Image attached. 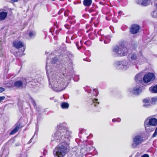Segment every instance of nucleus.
I'll list each match as a JSON object with an SVG mask.
<instances>
[{
    "label": "nucleus",
    "mask_w": 157,
    "mask_h": 157,
    "mask_svg": "<svg viewBox=\"0 0 157 157\" xmlns=\"http://www.w3.org/2000/svg\"><path fill=\"white\" fill-rule=\"evenodd\" d=\"M66 125L64 123L58 125L56 131L52 135V141L61 142L53 150V154L55 157H64L70 150L71 132L66 128Z\"/></svg>",
    "instance_id": "f257e3e1"
},
{
    "label": "nucleus",
    "mask_w": 157,
    "mask_h": 157,
    "mask_svg": "<svg viewBox=\"0 0 157 157\" xmlns=\"http://www.w3.org/2000/svg\"><path fill=\"white\" fill-rule=\"evenodd\" d=\"M52 54L50 55L47 58L46 64V73L49 80V86L53 90L56 92L63 91L67 86V81L70 80L71 78V73L66 72L61 75V77L56 75L54 69L52 66L48 63L49 62L50 58H51Z\"/></svg>",
    "instance_id": "f03ea898"
},
{
    "label": "nucleus",
    "mask_w": 157,
    "mask_h": 157,
    "mask_svg": "<svg viewBox=\"0 0 157 157\" xmlns=\"http://www.w3.org/2000/svg\"><path fill=\"white\" fill-rule=\"evenodd\" d=\"M86 151L84 148H81L80 146H75L71 150L68 155V157H82L86 154Z\"/></svg>",
    "instance_id": "7ed1b4c3"
},
{
    "label": "nucleus",
    "mask_w": 157,
    "mask_h": 157,
    "mask_svg": "<svg viewBox=\"0 0 157 157\" xmlns=\"http://www.w3.org/2000/svg\"><path fill=\"white\" fill-rule=\"evenodd\" d=\"M137 63L134 62V63L130 60H123L121 61H116L113 63L114 66L119 69L126 70L128 69L133 65Z\"/></svg>",
    "instance_id": "20e7f679"
},
{
    "label": "nucleus",
    "mask_w": 157,
    "mask_h": 157,
    "mask_svg": "<svg viewBox=\"0 0 157 157\" xmlns=\"http://www.w3.org/2000/svg\"><path fill=\"white\" fill-rule=\"evenodd\" d=\"M128 50L124 45H119L113 47V52L116 54L117 56H124L127 54Z\"/></svg>",
    "instance_id": "39448f33"
},
{
    "label": "nucleus",
    "mask_w": 157,
    "mask_h": 157,
    "mask_svg": "<svg viewBox=\"0 0 157 157\" xmlns=\"http://www.w3.org/2000/svg\"><path fill=\"white\" fill-rule=\"evenodd\" d=\"M132 143L131 147L133 148H135L140 145L144 141L142 136L139 134H136L132 137Z\"/></svg>",
    "instance_id": "423d86ee"
},
{
    "label": "nucleus",
    "mask_w": 157,
    "mask_h": 157,
    "mask_svg": "<svg viewBox=\"0 0 157 157\" xmlns=\"http://www.w3.org/2000/svg\"><path fill=\"white\" fill-rule=\"evenodd\" d=\"M155 76L153 73H149L144 76L143 79L145 83H147L155 80Z\"/></svg>",
    "instance_id": "0eeeda50"
},
{
    "label": "nucleus",
    "mask_w": 157,
    "mask_h": 157,
    "mask_svg": "<svg viewBox=\"0 0 157 157\" xmlns=\"http://www.w3.org/2000/svg\"><path fill=\"white\" fill-rule=\"evenodd\" d=\"M13 46L17 49H19L23 47L22 49L23 52H24L25 50V47L24 43L19 40H15L14 41L13 43Z\"/></svg>",
    "instance_id": "6e6552de"
},
{
    "label": "nucleus",
    "mask_w": 157,
    "mask_h": 157,
    "mask_svg": "<svg viewBox=\"0 0 157 157\" xmlns=\"http://www.w3.org/2000/svg\"><path fill=\"white\" fill-rule=\"evenodd\" d=\"M144 123L146 125L155 126L157 124V119L154 117H149L145 120Z\"/></svg>",
    "instance_id": "1a4fd4ad"
},
{
    "label": "nucleus",
    "mask_w": 157,
    "mask_h": 157,
    "mask_svg": "<svg viewBox=\"0 0 157 157\" xmlns=\"http://www.w3.org/2000/svg\"><path fill=\"white\" fill-rule=\"evenodd\" d=\"M98 90L96 89H94L93 90V95L92 97L93 103L92 105L96 107L97 106L98 103V99L97 98Z\"/></svg>",
    "instance_id": "9d476101"
},
{
    "label": "nucleus",
    "mask_w": 157,
    "mask_h": 157,
    "mask_svg": "<svg viewBox=\"0 0 157 157\" xmlns=\"http://www.w3.org/2000/svg\"><path fill=\"white\" fill-rule=\"evenodd\" d=\"M140 28V26L138 25H132L130 28V32L132 34H136L139 32Z\"/></svg>",
    "instance_id": "9b49d317"
},
{
    "label": "nucleus",
    "mask_w": 157,
    "mask_h": 157,
    "mask_svg": "<svg viewBox=\"0 0 157 157\" xmlns=\"http://www.w3.org/2000/svg\"><path fill=\"white\" fill-rule=\"evenodd\" d=\"M27 80L24 79L22 81H18L15 82L14 84V86L16 87H19L23 85L25 86L27 84Z\"/></svg>",
    "instance_id": "f8f14e48"
},
{
    "label": "nucleus",
    "mask_w": 157,
    "mask_h": 157,
    "mask_svg": "<svg viewBox=\"0 0 157 157\" xmlns=\"http://www.w3.org/2000/svg\"><path fill=\"white\" fill-rule=\"evenodd\" d=\"M142 91L141 87L139 85L136 86L134 87L133 90L130 91L131 92L136 95H138Z\"/></svg>",
    "instance_id": "ddd939ff"
},
{
    "label": "nucleus",
    "mask_w": 157,
    "mask_h": 157,
    "mask_svg": "<svg viewBox=\"0 0 157 157\" xmlns=\"http://www.w3.org/2000/svg\"><path fill=\"white\" fill-rule=\"evenodd\" d=\"M151 2V0H138L136 1L137 3L145 6Z\"/></svg>",
    "instance_id": "4468645a"
},
{
    "label": "nucleus",
    "mask_w": 157,
    "mask_h": 157,
    "mask_svg": "<svg viewBox=\"0 0 157 157\" xmlns=\"http://www.w3.org/2000/svg\"><path fill=\"white\" fill-rule=\"evenodd\" d=\"M143 75L142 74L139 73L137 74L135 76V80L136 82L139 83L142 82V78Z\"/></svg>",
    "instance_id": "2eb2a0df"
},
{
    "label": "nucleus",
    "mask_w": 157,
    "mask_h": 157,
    "mask_svg": "<svg viewBox=\"0 0 157 157\" xmlns=\"http://www.w3.org/2000/svg\"><path fill=\"white\" fill-rule=\"evenodd\" d=\"M7 13L5 12H0V21L4 20L6 18Z\"/></svg>",
    "instance_id": "dca6fc26"
},
{
    "label": "nucleus",
    "mask_w": 157,
    "mask_h": 157,
    "mask_svg": "<svg viewBox=\"0 0 157 157\" xmlns=\"http://www.w3.org/2000/svg\"><path fill=\"white\" fill-rule=\"evenodd\" d=\"M26 80H27V83H28L29 85L30 86H36V85H38V82L37 81L36 79H34L33 80H32V81L29 82H28L27 79Z\"/></svg>",
    "instance_id": "f3484780"
},
{
    "label": "nucleus",
    "mask_w": 157,
    "mask_h": 157,
    "mask_svg": "<svg viewBox=\"0 0 157 157\" xmlns=\"http://www.w3.org/2000/svg\"><path fill=\"white\" fill-rule=\"evenodd\" d=\"M92 2V0H84L83 4L85 6H89L91 5Z\"/></svg>",
    "instance_id": "a211bd4d"
},
{
    "label": "nucleus",
    "mask_w": 157,
    "mask_h": 157,
    "mask_svg": "<svg viewBox=\"0 0 157 157\" xmlns=\"http://www.w3.org/2000/svg\"><path fill=\"white\" fill-rule=\"evenodd\" d=\"M128 57L130 59L133 61L137 59V56L136 54L134 53H131L128 55Z\"/></svg>",
    "instance_id": "6ab92c4d"
},
{
    "label": "nucleus",
    "mask_w": 157,
    "mask_h": 157,
    "mask_svg": "<svg viewBox=\"0 0 157 157\" xmlns=\"http://www.w3.org/2000/svg\"><path fill=\"white\" fill-rule=\"evenodd\" d=\"M59 58L57 56H54L52 58V59L51 61V64H55L57 62L59 61Z\"/></svg>",
    "instance_id": "aec40b11"
},
{
    "label": "nucleus",
    "mask_w": 157,
    "mask_h": 157,
    "mask_svg": "<svg viewBox=\"0 0 157 157\" xmlns=\"http://www.w3.org/2000/svg\"><path fill=\"white\" fill-rule=\"evenodd\" d=\"M149 90L153 93H157V85L153 87H151L149 88Z\"/></svg>",
    "instance_id": "412c9836"
},
{
    "label": "nucleus",
    "mask_w": 157,
    "mask_h": 157,
    "mask_svg": "<svg viewBox=\"0 0 157 157\" xmlns=\"http://www.w3.org/2000/svg\"><path fill=\"white\" fill-rule=\"evenodd\" d=\"M144 126H145L146 130L147 132H150L153 131V129L151 128L150 125H146L144 123Z\"/></svg>",
    "instance_id": "4be33fe9"
},
{
    "label": "nucleus",
    "mask_w": 157,
    "mask_h": 157,
    "mask_svg": "<svg viewBox=\"0 0 157 157\" xmlns=\"http://www.w3.org/2000/svg\"><path fill=\"white\" fill-rule=\"evenodd\" d=\"M150 100L148 99H144L143 102L145 103L143 106L145 107H147L150 105Z\"/></svg>",
    "instance_id": "5701e85b"
},
{
    "label": "nucleus",
    "mask_w": 157,
    "mask_h": 157,
    "mask_svg": "<svg viewBox=\"0 0 157 157\" xmlns=\"http://www.w3.org/2000/svg\"><path fill=\"white\" fill-rule=\"evenodd\" d=\"M69 106V104L65 102H63L61 104V107L63 109H67Z\"/></svg>",
    "instance_id": "b1692460"
},
{
    "label": "nucleus",
    "mask_w": 157,
    "mask_h": 157,
    "mask_svg": "<svg viewBox=\"0 0 157 157\" xmlns=\"http://www.w3.org/2000/svg\"><path fill=\"white\" fill-rule=\"evenodd\" d=\"M83 42L82 40H80L79 42L78 41L76 43V45L78 49H80L82 45Z\"/></svg>",
    "instance_id": "393cba45"
},
{
    "label": "nucleus",
    "mask_w": 157,
    "mask_h": 157,
    "mask_svg": "<svg viewBox=\"0 0 157 157\" xmlns=\"http://www.w3.org/2000/svg\"><path fill=\"white\" fill-rule=\"evenodd\" d=\"M66 55L69 58L72 59L74 57V55L70 52H66Z\"/></svg>",
    "instance_id": "a878e982"
},
{
    "label": "nucleus",
    "mask_w": 157,
    "mask_h": 157,
    "mask_svg": "<svg viewBox=\"0 0 157 157\" xmlns=\"http://www.w3.org/2000/svg\"><path fill=\"white\" fill-rule=\"evenodd\" d=\"M36 35V33L34 31H31L29 33V36L32 38H34Z\"/></svg>",
    "instance_id": "bb28decb"
},
{
    "label": "nucleus",
    "mask_w": 157,
    "mask_h": 157,
    "mask_svg": "<svg viewBox=\"0 0 157 157\" xmlns=\"http://www.w3.org/2000/svg\"><path fill=\"white\" fill-rule=\"evenodd\" d=\"M21 127V125L20 124H17L15 125V127L14 129L17 132Z\"/></svg>",
    "instance_id": "cd10ccee"
},
{
    "label": "nucleus",
    "mask_w": 157,
    "mask_h": 157,
    "mask_svg": "<svg viewBox=\"0 0 157 157\" xmlns=\"http://www.w3.org/2000/svg\"><path fill=\"white\" fill-rule=\"evenodd\" d=\"M21 127V125L20 124H17L15 125V127L14 129L17 132Z\"/></svg>",
    "instance_id": "c85d7f7f"
},
{
    "label": "nucleus",
    "mask_w": 157,
    "mask_h": 157,
    "mask_svg": "<svg viewBox=\"0 0 157 157\" xmlns=\"http://www.w3.org/2000/svg\"><path fill=\"white\" fill-rule=\"evenodd\" d=\"M151 14L153 18H157V10H155L152 12Z\"/></svg>",
    "instance_id": "c756f323"
},
{
    "label": "nucleus",
    "mask_w": 157,
    "mask_h": 157,
    "mask_svg": "<svg viewBox=\"0 0 157 157\" xmlns=\"http://www.w3.org/2000/svg\"><path fill=\"white\" fill-rule=\"evenodd\" d=\"M30 100L31 101V102H32V103L33 104V105L34 106V107H36V103L35 102V101L33 99V98H30Z\"/></svg>",
    "instance_id": "7c9ffc66"
},
{
    "label": "nucleus",
    "mask_w": 157,
    "mask_h": 157,
    "mask_svg": "<svg viewBox=\"0 0 157 157\" xmlns=\"http://www.w3.org/2000/svg\"><path fill=\"white\" fill-rule=\"evenodd\" d=\"M121 119L119 118H117L115 119H112V121L113 122H115L116 121L120 122L121 121Z\"/></svg>",
    "instance_id": "2f4dec72"
},
{
    "label": "nucleus",
    "mask_w": 157,
    "mask_h": 157,
    "mask_svg": "<svg viewBox=\"0 0 157 157\" xmlns=\"http://www.w3.org/2000/svg\"><path fill=\"white\" fill-rule=\"evenodd\" d=\"M17 132L15 131V130H14V129H13L10 132V135H13V134H14L15 133H16Z\"/></svg>",
    "instance_id": "473e14b6"
},
{
    "label": "nucleus",
    "mask_w": 157,
    "mask_h": 157,
    "mask_svg": "<svg viewBox=\"0 0 157 157\" xmlns=\"http://www.w3.org/2000/svg\"><path fill=\"white\" fill-rule=\"evenodd\" d=\"M152 102H155L157 101V97L153 98H151Z\"/></svg>",
    "instance_id": "72a5a7b5"
},
{
    "label": "nucleus",
    "mask_w": 157,
    "mask_h": 157,
    "mask_svg": "<svg viewBox=\"0 0 157 157\" xmlns=\"http://www.w3.org/2000/svg\"><path fill=\"white\" fill-rule=\"evenodd\" d=\"M64 11V9H61L58 12V14L59 15L60 14Z\"/></svg>",
    "instance_id": "f704fd0d"
},
{
    "label": "nucleus",
    "mask_w": 157,
    "mask_h": 157,
    "mask_svg": "<svg viewBox=\"0 0 157 157\" xmlns=\"http://www.w3.org/2000/svg\"><path fill=\"white\" fill-rule=\"evenodd\" d=\"M157 135V130H155V132L152 135L153 137H155Z\"/></svg>",
    "instance_id": "c9c22d12"
},
{
    "label": "nucleus",
    "mask_w": 157,
    "mask_h": 157,
    "mask_svg": "<svg viewBox=\"0 0 157 157\" xmlns=\"http://www.w3.org/2000/svg\"><path fill=\"white\" fill-rule=\"evenodd\" d=\"M69 12L68 11H64V14L65 16H67L68 15Z\"/></svg>",
    "instance_id": "e433bc0d"
},
{
    "label": "nucleus",
    "mask_w": 157,
    "mask_h": 157,
    "mask_svg": "<svg viewBox=\"0 0 157 157\" xmlns=\"http://www.w3.org/2000/svg\"><path fill=\"white\" fill-rule=\"evenodd\" d=\"M5 97L4 96H0V102H1L4 99Z\"/></svg>",
    "instance_id": "4c0bfd02"
},
{
    "label": "nucleus",
    "mask_w": 157,
    "mask_h": 157,
    "mask_svg": "<svg viewBox=\"0 0 157 157\" xmlns=\"http://www.w3.org/2000/svg\"><path fill=\"white\" fill-rule=\"evenodd\" d=\"M72 61L71 60H70V61H69V67H71V66H72Z\"/></svg>",
    "instance_id": "58836bf2"
},
{
    "label": "nucleus",
    "mask_w": 157,
    "mask_h": 157,
    "mask_svg": "<svg viewBox=\"0 0 157 157\" xmlns=\"http://www.w3.org/2000/svg\"><path fill=\"white\" fill-rule=\"evenodd\" d=\"M141 157H149V155L147 154H144L142 155Z\"/></svg>",
    "instance_id": "ea45409f"
},
{
    "label": "nucleus",
    "mask_w": 157,
    "mask_h": 157,
    "mask_svg": "<svg viewBox=\"0 0 157 157\" xmlns=\"http://www.w3.org/2000/svg\"><path fill=\"white\" fill-rule=\"evenodd\" d=\"M5 89L3 88L0 87V93L2 92Z\"/></svg>",
    "instance_id": "a19ab883"
},
{
    "label": "nucleus",
    "mask_w": 157,
    "mask_h": 157,
    "mask_svg": "<svg viewBox=\"0 0 157 157\" xmlns=\"http://www.w3.org/2000/svg\"><path fill=\"white\" fill-rule=\"evenodd\" d=\"M101 38H100V41H102V39H103V40L104 38V37H105L104 36V35H102L101 36Z\"/></svg>",
    "instance_id": "79ce46f5"
},
{
    "label": "nucleus",
    "mask_w": 157,
    "mask_h": 157,
    "mask_svg": "<svg viewBox=\"0 0 157 157\" xmlns=\"http://www.w3.org/2000/svg\"><path fill=\"white\" fill-rule=\"evenodd\" d=\"M33 136L31 139L28 142V144H30V143L31 142H32V140L33 139Z\"/></svg>",
    "instance_id": "37998d69"
},
{
    "label": "nucleus",
    "mask_w": 157,
    "mask_h": 157,
    "mask_svg": "<svg viewBox=\"0 0 157 157\" xmlns=\"http://www.w3.org/2000/svg\"><path fill=\"white\" fill-rule=\"evenodd\" d=\"M65 26L67 29H68L69 28L68 25H65Z\"/></svg>",
    "instance_id": "c03bdc74"
},
{
    "label": "nucleus",
    "mask_w": 157,
    "mask_h": 157,
    "mask_svg": "<svg viewBox=\"0 0 157 157\" xmlns=\"http://www.w3.org/2000/svg\"><path fill=\"white\" fill-rule=\"evenodd\" d=\"M12 1H13L14 2H17L18 1V0H11Z\"/></svg>",
    "instance_id": "a18cd8bd"
},
{
    "label": "nucleus",
    "mask_w": 157,
    "mask_h": 157,
    "mask_svg": "<svg viewBox=\"0 0 157 157\" xmlns=\"http://www.w3.org/2000/svg\"><path fill=\"white\" fill-rule=\"evenodd\" d=\"M88 43V42H86L85 43V44H87Z\"/></svg>",
    "instance_id": "49530a36"
},
{
    "label": "nucleus",
    "mask_w": 157,
    "mask_h": 157,
    "mask_svg": "<svg viewBox=\"0 0 157 157\" xmlns=\"http://www.w3.org/2000/svg\"><path fill=\"white\" fill-rule=\"evenodd\" d=\"M104 42L105 44H106L107 43H105V40H104Z\"/></svg>",
    "instance_id": "de8ad7c7"
},
{
    "label": "nucleus",
    "mask_w": 157,
    "mask_h": 157,
    "mask_svg": "<svg viewBox=\"0 0 157 157\" xmlns=\"http://www.w3.org/2000/svg\"><path fill=\"white\" fill-rule=\"evenodd\" d=\"M97 33L98 34V31H97Z\"/></svg>",
    "instance_id": "09e8293b"
},
{
    "label": "nucleus",
    "mask_w": 157,
    "mask_h": 157,
    "mask_svg": "<svg viewBox=\"0 0 157 157\" xmlns=\"http://www.w3.org/2000/svg\"><path fill=\"white\" fill-rule=\"evenodd\" d=\"M96 24H94V25H95L96 26Z\"/></svg>",
    "instance_id": "8fccbe9b"
},
{
    "label": "nucleus",
    "mask_w": 157,
    "mask_h": 157,
    "mask_svg": "<svg viewBox=\"0 0 157 157\" xmlns=\"http://www.w3.org/2000/svg\"><path fill=\"white\" fill-rule=\"evenodd\" d=\"M100 3L101 4V2H100Z\"/></svg>",
    "instance_id": "3c124183"
}]
</instances>
